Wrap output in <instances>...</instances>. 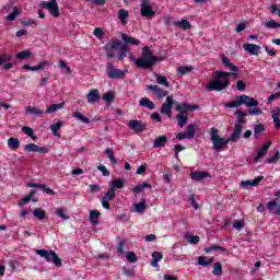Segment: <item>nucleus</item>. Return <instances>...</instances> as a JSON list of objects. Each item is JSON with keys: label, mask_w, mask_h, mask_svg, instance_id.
I'll return each mask as SVG.
<instances>
[{"label": "nucleus", "mask_w": 280, "mask_h": 280, "mask_svg": "<svg viewBox=\"0 0 280 280\" xmlns=\"http://www.w3.org/2000/svg\"><path fill=\"white\" fill-rule=\"evenodd\" d=\"M242 104H244V106H247V113L244 110H236L235 115L237 117V124L236 126H243L244 124H246V116L249 114L250 117H259V115H261L262 110L261 108L257 107L259 106V101H257V98L250 97L246 94L243 95H237L235 96V100L230 102V103H225L224 106L225 108H240V106H242Z\"/></svg>", "instance_id": "nucleus-1"}, {"label": "nucleus", "mask_w": 280, "mask_h": 280, "mask_svg": "<svg viewBox=\"0 0 280 280\" xmlns=\"http://www.w3.org/2000/svg\"><path fill=\"white\" fill-rule=\"evenodd\" d=\"M221 60L223 62V66L226 69H230V71L232 72H226V71H222V70H218L214 73L213 80L206 85L207 91H224V89H229L231 86V75H233V78H237V73H240V68L237 66H235L234 63L231 62V60H229V57L226 56H222Z\"/></svg>", "instance_id": "nucleus-2"}, {"label": "nucleus", "mask_w": 280, "mask_h": 280, "mask_svg": "<svg viewBox=\"0 0 280 280\" xmlns=\"http://www.w3.org/2000/svg\"><path fill=\"white\" fill-rule=\"evenodd\" d=\"M106 57L110 60L117 58V60H124L127 58L128 54H132V49L124 42L112 38L109 43L104 46Z\"/></svg>", "instance_id": "nucleus-3"}, {"label": "nucleus", "mask_w": 280, "mask_h": 280, "mask_svg": "<svg viewBox=\"0 0 280 280\" xmlns=\"http://www.w3.org/2000/svg\"><path fill=\"white\" fill-rule=\"evenodd\" d=\"M163 60V57L154 56L150 47L144 46L142 48L141 57L136 59L135 62L138 69H152L156 62Z\"/></svg>", "instance_id": "nucleus-4"}, {"label": "nucleus", "mask_w": 280, "mask_h": 280, "mask_svg": "<svg viewBox=\"0 0 280 280\" xmlns=\"http://www.w3.org/2000/svg\"><path fill=\"white\" fill-rule=\"evenodd\" d=\"M210 140L213 144V150L215 152H222V150H226L229 148L230 138L224 139L220 137V130L215 127L210 128Z\"/></svg>", "instance_id": "nucleus-5"}, {"label": "nucleus", "mask_w": 280, "mask_h": 280, "mask_svg": "<svg viewBox=\"0 0 280 280\" xmlns=\"http://www.w3.org/2000/svg\"><path fill=\"white\" fill-rule=\"evenodd\" d=\"M36 254L39 255V257L46 259L47 261H52V264H55L57 268H60V266H62V259H60V257H58V254H56V252L54 250L49 252L46 249H37Z\"/></svg>", "instance_id": "nucleus-6"}, {"label": "nucleus", "mask_w": 280, "mask_h": 280, "mask_svg": "<svg viewBox=\"0 0 280 280\" xmlns=\"http://www.w3.org/2000/svg\"><path fill=\"white\" fill-rule=\"evenodd\" d=\"M105 73L109 80H121V78H126V72L121 69H116L110 62L106 63Z\"/></svg>", "instance_id": "nucleus-7"}, {"label": "nucleus", "mask_w": 280, "mask_h": 280, "mask_svg": "<svg viewBox=\"0 0 280 280\" xmlns=\"http://www.w3.org/2000/svg\"><path fill=\"white\" fill-rule=\"evenodd\" d=\"M39 8H44V10L49 11L51 16H54L55 19H58V16H60V9L58 8V2L56 0L42 1L39 3Z\"/></svg>", "instance_id": "nucleus-8"}, {"label": "nucleus", "mask_w": 280, "mask_h": 280, "mask_svg": "<svg viewBox=\"0 0 280 280\" xmlns=\"http://www.w3.org/2000/svg\"><path fill=\"white\" fill-rule=\"evenodd\" d=\"M140 14L145 19H152V16H156V12L154 11V9H152V5H150V2L145 0H141Z\"/></svg>", "instance_id": "nucleus-9"}, {"label": "nucleus", "mask_w": 280, "mask_h": 280, "mask_svg": "<svg viewBox=\"0 0 280 280\" xmlns=\"http://www.w3.org/2000/svg\"><path fill=\"white\" fill-rule=\"evenodd\" d=\"M116 197H117V192L108 188L107 192L101 199L102 207L107 211L110 210V202L112 200H115Z\"/></svg>", "instance_id": "nucleus-10"}, {"label": "nucleus", "mask_w": 280, "mask_h": 280, "mask_svg": "<svg viewBox=\"0 0 280 280\" xmlns=\"http://www.w3.org/2000/svg\"><path fill=\"white\" fill-rule=\"evenodd\" d=\"M196 137V125H188L186 127V132H179L176 135V139L178 141H183L184 139H194Z\"/></svg>", "instance_id": "nucleus-11"}, {"label": "nucleus", "mask_w": 280, "mask_h": 280, "mask_svg": "<svg viewBox=\"0 0 280 280\" xmlns=\"http://www.w3.org/2000/svg\"><path fill=\"white\" fill-rule=\"evenodd\" d=\"M198 108H200V105H191L189 103H182L175 106V110H177L182 115H185V113H191V110H198Z\"/></svg>", "instance_id": "nucleus-12"}, {"label": "nucleus", "mask_w": 280, "mask_h": 280, "mask_svg": "<svg viewBox=\"0 0 280 280\" xmlns=\"http://www.w3.org/2000/svg\"><path fill=\"white\" fill-rule=\"evenodd\" d=\"M172 108H174V100H172V96H167L166 102L160 109V113H162V115H167V117H172Z\"/></svg>", "instance_id": "nucleus-13"}, {"label": "nucleus", "mask_w": 280, "mask_h": 280, "mask_svg": "<svg viewBox=\"0 0 280 280\" xmlns=\"http://www.w3.org/2000/svg\"><path fill=\"white\" fill-rule=\"evenodd\" d=\"M147 89L148 91H152L153 95H156L158 100H163V97H167V94L170 93L159 85H148Z\"/></svg>", "instance_id": "nucleus-14"}, {"label": "nucleus", "mask_w": 280, "mask_h": 280, "mask_svg": "<svg viewBox=\"0 0 280 280\" xmlns=\"http://www.w3.org/2000/svg\"><path fill=\"white\" fill-rule=\"evenodd\" d=\"M270 145H272V142L269 141L258 150L257 155L254 158V163H259V161H261V159H264V156L268 154V150H270Z\"/></svg>", "instance_id": "nucleus-15"}, {"label": "nucleus", "mask_w": 280, "mask_h": 280, "mask_svg": "<svg viewBox=\"0 0 280 280\" xmlns=\"http://www.w3.org/2000/svg\"><path fill=\"white\" fill-rule=\"evenodd\" d=\"M130 130H135L137 135H141L145 130V125L141 120H129Z\"/></svg>", "instance_id": "nucleus-16"}, {"label": "nucleus", "mask_w": 280, "mask_h": 280, "mask_svg": "<svg viewBox=\"0 0 280 280\" xmlns=\"http://www.w3.org/2000/svg\"><path fill=\"white\" fill-rule=\"evenodd\" d=\"M101 95H100V90L97 89H93L89 92V94L86 95V100L89 102V104H97V102H100L101 100Z\"/></svg>", "instance_id": "nucleus-17"}, {"label": "nucleus", "mask_w": 280, "mask_h": 280, "mask_svg": "<svg viewBox=\"0 0 280 280\" xmlns=\"http://www.w3.org/2000/svg\"><path fill=\"white\" fill-rule=\"evenodd\" d=\"M243 49L250 54L252 56H259V51L261 50V46L255 44H244Z\"/></svg>", "instance_id": "nucleus-18"}, {"label": "nucleus", "mask_w": 280, "mask_h": 280, "mask_svg": "<svg viewBox=\"0 0 280 280\" xmlns=\"http://www.w3.org/2000/svg\"><path fill=\"white\" fill-rule=\"evenodd\" d=\"M190 178L191 180H196L197 183H200V180H205V178H209V173L205 171L190 172Z\"/></svg>", "instance_id": "nucleus-19"}, {"label": "nucleus", "mask_w": 280, "mask_h": 280, "mask_svg": "<svg viewBox=\"0 0 280 280\" xmlns=\"http://www.w3.org/2000/svg\"><path fill=\"white\" fill-rule=\"evenodd\" d=\"M27 187H33L35 189H43L45 194L48 196H56V191L54 189L46 187L44 184L28 183Z\"/></svg>", "instance_id": "nucleus-20"}, {"label": "nucleus", "mask_w": 280, "mask_h": 280, "mask_svg": "<svg viewBox=\"0 0 280 280\" xmlns=\"http://www.w3.org/2000/svg\"><path fill=\"white\" fill-rule=\"evenodd\" d=\"M244 129V127L242 125H235L234 126V130L231 135V137L229 138L230 141H240V139H242V130Z\"/></svg>", "instance_id": "nucleus-21"}, {"label": "nucleus", "mask_w": 280, "mask_h": 280, "mask_svg": "<svg viewBox=\"0 0 280 280\" xmlns=\"http://www.w3.org/2000/svg\"><path fill=\"white\" fill-rule=\"evenodd\" d=\"M121 40L125 45H136V46H139L141 45V40L135 38V37H130L128 36V34L126 33H122L121 34Z\"/></svg>", "instance_id": "nucleus-22"}, {"label": "nucleus", "mask_w": 280, "mask_h": 280, "mask_svg": "<svg viewBox=\"0 0 280 280\" xmlns=\"http://www.w3.org/2000/svg\"><path fill=\"white\" fill-rule=\"evenodd\" d=\"M108 185H109V189H112L116 194H117V189H124V187H125L124 179H121V178L112 180V182H109Z\"/></svg>", "instance_id": "nucleus-23"}, {"label": "nucleus", "mask_w": 280, "mask_h": 280, "mask_svg": "<svg viewBox=\"0 0 280 280\" xmlns=\"http://www.w3.org/2000/svg\"><path fill=\"white\" fill-rule=\"evenodd\" d=\"M139 104L143 108H149V110H154V108H156V105H154V102L150 101V98L148 97L140 98Z\"/></svg>", "instance_id": "nucleus-24"}, {"label": "nucleus", "mask_w": 280, "mask_h": 280, "mask_svg": "<svg viewBox=\"0 0 280 280\" xmlns=\"http://www.w3.org/2000/svg\"><path fill=\"white\" fill-rule=\"evenodd\" d=\"M102 215V212L98 210H91L90 211V222L93 224V226H96V224H100V218Z\"/></svg>", "instance_id": "nucleus-25"}, {"label": "nucleus", "mask_w": 280, "mask_h": 280, "mask_svg": "<svg viewBox=\"0 0 280 280\" xmlns=\"http://www.w3.org/2000/svg\"><path fill=\"white\" fill-rule=\"evenodd\" d=\"M271 118L273 120L276 130H279L280 128V108L279 107L271 110Z\"/></svg>", "instance_id": "nucleus-26"}, {"label": "nucleus", "mask_w": 280, "mask_h": 280, "mask_svg": "<svg viewBox=\"0 0 280 280\" xmlns=\"http://www.w3.org/2000/svg\"><path fill=\"white\" fill-rule=\"evenodd\" d=\"M260 180H264V176H258L253 180H243L241 182V185L242 187H257Z\"/></svg>", "instance_id": "nucleus-27"}, {"label": "nucleus", "mask_w": 280, "mask_h": 280, "mask_svg": "<svg viewBox=\"0 0 280 280\" xmlns=\"http://www.w3.org/2000/svg\"><path fill=\"white\" fill-rule=\"evenodd\" d=\"M8 148H10L13 152L21 148V141L19 138H9L8 139Z\"/></svg>", "instance_id": "nucleus-28"}, {"label": "nucleus", "mask_w": 280, "mask_h": 280, "mask_svg": "<svg viewBox=\"0 0 280 280\" xmlns=\"http://www.w3.org/2000/svg\"><path fill=\"white\" fill-rule=\"evenodd\" d=\"M25 110L28 115H35L36 117L45 115V110L34 106H26Z\"/></svg>", "instance_id": "nucleus-29"}, {"label": "nucleus", "mask_w": 280, "mask_h": 280, "mask_svg": "<svg viewBox=\"0 0 280 280\" xmlns=\"http://www.w3.org/2000/svg\"><path fill=\"white\" fill-rule=\"evenodd\" d=\"M167 144V136H160L155 139L153 148H165Z\"/></svg>", "instance_id": "nucleus-30"}, {"label": "nucleus", "mask_w": 280, "mask_h": 280, "mask_svg": "<svg viewBox=\"0 0 280 280\" xmlns=\"http://www.w3.org/2000/svg\"><path fill=\"white\" fill-rule=\"evenodd\" d=\"M173 25L175 27H180L182 30H191V22H189V20L176 21Z\"/></svg>", "instance_id": "nucleus-31"}, {"label": "nucleus", "mask_w": 280, "mask_h": 280, "mask_svg": "<svg viewBox=\"0 0 280 280\" xmlns=\"http://www.w3.org/2000/svg\"><path fill=\"white\" fill-rule=\"evenodd\" d=\"M62 108H65V103L51 104L49 107H47L45 113L46 115H51L52 113H56Z\"/></svg>", "instance_id": "nucleus-32"}, {"label": "nucleus", "mask_w": 280, "mask_h": 280, "mask_svg": "<svg viewBox=\"0 0 280 280\" xmlns=\"http://www.w3.org/2000/svg\"><path fill=\"white\" fill-rule=\"evenodd\" d=\"M176 119L179 128H184L185 126H187V122L189 121V117H187V115L185 114H177Z\"/></svg>", "instance_id": "nucleus-33"}, {"label": "nucleus", "mask_w": 280, "mask_h": 280, "mask_svg": "<svg viewBox=\"0 0 280 280\" xmlns=\"http://www.w3.org/2000/svg\"><path fill=\"white\" fill-rule=\"evenodd\" d=\"M152 189V185L148 184V183H142L140 185L135 186L133 188H131V191H133V194H141V191H143V189Z\"/></svg>", "instance_id": "nucleus-34"}, {"label": "nucleus", "mask_w": 280, "mask_h": 280, "mask_svg": "<svg viewBox=\"0 0 280 280\" xmlns=\"http://www.w3.org/2000/svg\"><path fill=\"white\" fill-rule=\"evenodd\" d=\"M33 215L38 220L43 221L45 220V218H47V212H45V210H43L42 208H35L33 210Z\"/></svg>", "instance_id": "nucleus-35"}, {"label": "nucleus", "mask_w": 280, "mask_h": 280, "mask_svg": "<svg viewBox=\"0 0 280 280\" xmlns=\"http://www.w3.org/2000/svg\"><path fill=\"white\" fill-rule=\"evenodd\" d=\"M49 65H51L50 61H40L37 66H31V71H43V69H45V67H49Z\"/></svg>", "instance_id": "nucleus-36"}, {"label": "nucleus", "mask_w": 280, "mask_h": 280, "mask_svg": "<svg viewBox=\"0 0 280 280\" xmlns=\"http://www.w3.org/2000/svg\"><path fill=\"white\" fill-rule=\"evenodd\" d=\"M62 128V121H57L56 124L50 125V130L55 137H60L58 130Z\"/></svg>", "instance_id": "nucleus-37"}, {"label": "nucleus", "mask_w": 280, "mask_h": 280, "mask_svg": "<svg viewBox=\"0 0 280 280\" xmlns=\"http://www.w3.org/2000/svg\"><path fill=\"white\" fill-rule=\"evenodd\" d=\"M105 154L109 159L110 163H113V165H117V159H115V151H113L112 148L105 149Z\"/></svg>", "instance_id": "nucleus-38"}, {"label": "nucleus", "mask_w": 280, "mask_h": 280, "mask_svg": "<svg viewBox=\"0 0 280 280\" xmlns=\"http://www.w3.org/2000/svg\"><path fill=\"white\" fill-rule=\"evenodd\" d=\"M72 116L75 117V119H79L82 124H91V119L82 115L80 112H74Z\"/></svg>", "instance_id": "nucleus-39"}, {"label": "nucleus", "mask_w": 280, "mask_h": 280, "mask_svg": "<svg viewBox=\"0 0 280 280\" xmlns=\"http://www.w3.org/2000/svg\"><path fill=\"white\" fill-rule=\"evenodd\" d=\"M156 82L161 85V86H165L166 89H170V81H167V78L161 75V74H156Z\"/></svg>", "instance_id": "nucleus-40"}, {"label": "nucleus", "mask_w": 280, "mask_h": 280, "mask_svg": "<svg viewBox=\"0 0 280 280\" xmlns=\"http://www.w3.org/2000/svg\"><path fill=\"white\" fill-rule=\"evenodd\" d=\"M213 250H221V253H226V247H222L220 245H212L210 247L205 248V253H213Z\"/></svg>", "instance_id": "nucleus-41"}, {"label": "nucleus", "mask_w": 280, "mask_h": 280, "mask_svg": "<svg viewBox=\"0 0 280 280\" xmlns=\"http://www.w3.org/2000/svg\"><path fill=\"white\" fill-rule=\"evenodd\" d=\"M211 264H213V258H209L207 260V258L205 256H200L199 259H198V265L199 266L207 267V266H211Z\"/></svg>", "instance_id": "nucleus-42"}, {"label": "nucleus", "mask_w": 280, "mask_h": 280, "mask_svg": "<svg viewBox=\"0 0 280 280\" xmlns=\"http://www.w3.org/2000/svg\"><path fill=\"white\" fill-rule=\"evenodd\" d=\"M212 275L215 277H222V264L221 262H214Z\"/></svg>", "instance_id": "nucleus-43"}, {"label": "nucleus", "mask_w": 280, "mask_h": 280, "mask_svg": "<svg viewBox=\"0 0 280 280\" xmlns=\"http://www.w3.org/2000/svg\"><path fill=\"white\" fill-rule=\"evenodd\" d=\"M19 14H21V10L14 7L13 11L7 16V21H15Z\"/></svg>", "instance_id": "nucleus-44"}, {"label": "nucleus", "mask_w": 280, "mask_h": 280, "mask_svg": "<svg viewBox=\"0 0 280 280\" xmlns=\"http://www.w3.org/2000/svg\"><path fill=\"white\" fill-rule=\"evenodd\" d=\"M19 14H21V10L14 7L13 11L7 16V21H15Z\"/></svg>", "instance_id": "nucleus-45"}, {"label": "nucleus", "mask_w": 280, "mask_h": 280, "mask_svg": "<svg viewBox=\"0 0 280 280\" xmlns=\"http://www.w3.org/2000/svg\"><path fill=\"white\" fill-rule=\"evenodd\" d=\"M32 56V52L30 50H22L16 54L18 60H27Z\"/></svg>", "instance_id": "nucleus-46"}, {"label": "nucleus", "mask_w": 280, "mask_h": 280, "mask_svg": "<svg viewBox=\"0 0 280 280\" xmlns=\"http://www.w3.org/2000/svg\"><path fill=\"white\" fill-rule=\"evenodd\" d=\"M130 16V13L126 11L125 9H120L118 12V19L121 21V23H126V19Z\"/></svg>", "instance_id": "nucleus-47"}, {"label": "nucleus", "mask_w": 280, "mask_h": 280, "mask_svg": "<svg viewBox=\"0 0 280 280\" xmlns=\"http://www.w3.org/2000/svg\"><path fill=\"white\" fill-rule=\"evenodd\" d=\"M265 27L267 30H277V27H280V23L275 20H270L265 23Z\"/></svg>", "instance_id": "nucleus-48"}, {"label": "nucleus", "mask_w": 280, "mask_h": 280, "mask_svg": "<svg viewBox=\"0 0 280 280\" xmlns=\"http://www.w3.org/2000/svg\"><path fill=\"white\" fill-rule=\"evenodd\" d=\"M137 213H143L145 211V199H142L139 203H135Z\"/></svg>", "instance_id": "nucleus-49"}, {"label": "nucleus", "mask_w": 280, "mask_h": 280, "mask_svg": "<svg viewBox=\"0 0 280 280\" xmlns=\"http://www.w3.org/2000/svg\"><path fill=\"white\" fill-rule=\"evenodd\" d=\"M103 100H104L105 102H108V104H112V102H115V93L108 91L107 93H105V94L103 95Z\"/></svg>", "instance_id": "nucleus-50"}, {"label": "nucleus", "mask_w": 280, "mask_h": 280, "mask_svg": "<svg viewBox=\"0 0 280 280\" xmlns=\"http://www.w3.org/2000/svg\"><path fill=\"white\" fill-rule=\"evenodd\" d=\"M191 67L185 66V67H178L177 68V73H180L182 75H187V73H191Z\"/></svg>", "instance_id": "nucleus-51"}, {"label": "nucleus", "mask_w": 280, "mask_h": 280, "mask_svg": "<svg viewBox=\"0 0 280 280\" xmlns=\"http://www.w3.org/2000/svg\"><path fill=\"white\" fill-rule=\"evenodd\" d=\"M244 226H245L244 221L234 220L233 229H235V231H242V229H244Z\"/></svg>", "instance_id": "nucleus-52"}, {"label": "nucleus", "mask_w": 280, "mask_h": 280, "mask_svg": "<svg viewBox=\"0 0 280 280\" xmlns=\"http://www.w3.org/2000/svg\"><path fill=\"white\" fill-rule=\"evenodd\" d=\"M266 130V127L264 126V124H258L254 127V135H261V132H264Z\"/></svg>", "instance_id": "nucleus-53"}, {"label": "nucleus", "mask_w": 280, "mask_h": 280, "mask_svg": "<svg viewBox=\"0 0 280 280\" xmlns=\"http://www.w3.org/2000/svg\"><path fill=\"white\" fill-rule=\"evenodd\" d=\"M12 60V55L3 54L0 56V65H5V62H10Z\"/></svg>", "instance_id": "nucleus-54"}, {"label": "nucleus", "mask_w": 280, "mask_h": 280, "mask_svg": "<svg viewBox=\"0 0 280 280\" xmlns=\"http://www.w3.org/2000/svg\"><path fill=\"white\" fill-rule=\"evenodd\" d=\"M38 145L36 143H28L24 147L25 152H36Z\"/></svg>", "instance_id": "nucleus-55"}, {"label": "nucleus", "mask_w": 280, "mask_h": 280, "mask_svg": "<svg viewBox=\"0 0 280 280\" xmlns=\"http://www.w3.org/2000/svg\"><path fill=\"white\" fill-rule=\"evenodd\" d=\"M126 257L130 264H137V254L135 252H129Z\"/></svg>", "instance_id": "nucleus-56"}, {"label": "nucleus", "mask_w": 280, "mask_h": 280, "mask_svg": "<svg viewBox=\"0 0 280 280\" xmlns=\"http://www.w3.org/2000/svg\"><path fill=\"white\" fill-rule=\"evenodd\" d=\"M279 97H280V92H276L269 95L267 98V104H272V102H275V100H279Z\"/></svg>", "instance_id": "nucleus-57"}, {"label": "nucleus", "mask_w": 280, "mask_h": 280, "mask_svg": "<svg viewBox=\"0 0 280 280\" xmlns=\"http://www.w3.org/2000/svg\"><path fill=\"white\" fill-rule=\"evenodd\" d=\"M187 240L190 244H200V236L198 235L187 236Z\"/></svg>", "instance_id": "nucleus-58"}, {"label": "nucleus", "mask_w": 280, "mask_h": 280, "mask_svg": "<svg viewBox=\"0 0 280 280\" xmlns=\"http://www.w3.org/2000/svg\"><path fill=\"white\" fill-rule=\"evenodd\" d=\"M56 213H57V215H58L59 218H62L63 220H69V215H67V214L65 213V209H62V208H57V209H56Z\"/></svg>", "instance_id": "nucleus-59"}, {"label": "nucleus", "mask_w": 280, "mask_h": 280, "mask_svg": "<svg viewBox=\"0 0 280 280\" xmlns=\"http://www.w3.org/2000/svg\"><path fill=\"white\" fill-rule=\"evenodd\" d=\"M59 67L60 69H66V73H71V68L67 66V61L65 60H59Z\"/></svg>", "instance_id": "nucleus-60"}, {"label": "nucleus", "mask_w": 280, "mask_h": 280, "mask_svg": "<svg viewBox=\"0 0 280 280\" xmlns=\"http://www.w3.org/2000/svg\"><path fill=\"white\" fill-rule=\"evenodd\" d=\"M236 91H241V92L246 91V83H244V81L242 80H238L236 82Z\"/></svg>", "instance_id": "nucleus-61"}, {"label": "nucleus", "mask_w": 280, "mask_h": 280, "mask_svg": "<svg viewBox=\"0 0 280 280\" xmlns=\"http://www.w3.org/2000/svg\"><path fill=\"white\" fill-rule=\"evenodd\" d=\"M152 259H153V261H161V259H163V253L153 252L152 253Z\"/></svg>", "instance_id": "nucleus-62"}, {"label": "nucleus", "mask_w": 280, "mask_h": 280, "mask_svg": "<svg viewBox=\"0 0 280 280\" xmlns=\"http://www.w3.org/2000/svg\"><path fill=\"white\" fill-rule=\"evenodd\" d=\"M97 171L102 172L103 176H110V171H108L104 165L97 166Z\"/></svg>", "instance_id": "nucleus-63"}, {"label": "nucleus", "mask_w": 280, "mask_h": 280, "mask_svg": "<svg viewBox=\"0 0 280 280\" xmlns=\"http://www.w3.org/2000/svg\"><path fill=\"white\" fill-rule=\"evenodd\" d=\"M22 132H25V135H27L28 137H34V130L32 129V127H22Z\"/></svg>", "instance_id": "nucleus-64"}]
</instances>
